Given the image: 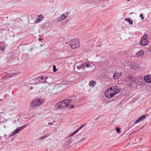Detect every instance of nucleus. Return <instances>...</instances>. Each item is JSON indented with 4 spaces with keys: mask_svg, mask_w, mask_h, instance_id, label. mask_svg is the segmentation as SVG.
Instances as JSON below:
<instances>
[{
    "mask_svg": "<svg viewBox=\"0 0 151 151\" xmlns=\"http://www.w3.org/2000/svg\"><path fill=\"white\" fill-rule=\"evenodd\" d=\"M44 101V99H36L30 103V107L32 108H35L40 105L43 103Z\"/></svg>",
    "mask_w": 151,
    "mask_h": 151,
    "instance_id": "obj_2",
    "label": "nucleus"
},
{
    "mask_svg": "<svg viewBox=\"0 0 151 151\" xmlns=\"http://www.w3.org/2000/svg\"><path fill=\"white\" fill-rule=\"evenodd\" d=\"M38 17L39 18V19H42V20L43 19L44 17L41 14H40L38 15Z\"/></svg>",
    "mask_w": 151,
    "mask_h": 151,
    "instance_id": "obj_25",
    "label": "nucleus"
},
{
    "mask_svg": "<svg viewBox=\"0 0 151 151\" xmlns=\"http://www.w3.org/2000/svg\"><path fill=\"white\" fill-rule=\"evenodd\" d=\"M116 130L118 133H120V129L119 128H116Z\"/></svg>",
    "mask_w": 151,
    "mask_h": 151,
    "instance_id": "obj_23",
    "label": "nucleus"
},
{
    "mask_svg": "<svg viewBox=\"0 0 151 151\" xmlns=\"http://www.w3.org/2000/svg\"><path fill=\"white\" fill-rule=\"evenodd\" d=\"M42 20V19H39V18L37 19L35 21V23H39Z\"/></svg>",
    "mask_w": 151,
    "mask_h": 151,
    "instance_id": "obj_21",
    "label": "nucleus"
},
{
    "mask_svg": "<svg viewBox=\"0 0 151 151\" xmlns=\"http://www.w3.org/2000/svg\"><path fill=\"white\" fill-rule=\"evenodd\" d=\"M128 78H129L130 79L129 81L130 82H132L133 81H134V79L133 78L132 76L129 77Z\"/></svg>",
    "mask_w": 151,
    "mask_h": 151,
    "instance_id": "obj_20",
    "label": "nucleus"
},
{
    "mask_svg": "<svg viewBox=\"0 0 151 151\" xmlns=\"http://www.w3.org/2000/svg\"><path fill=\"white\" fill-rule=\"evenodd\" d=\"M43 78L42 76H40L32 80V83L34 84L37 83L39 82H43Z\"/></svg>",
    "mask_w": 151,
    "mask_h": 151,
    "instance_id": "obj_9",
    "label": "nucleus"
},
{
    "mask_svg": "<svg viewBox=\"0 0 151 151\" xmlns=\"http://www.w3.org/2000/svg\"><path fill=\"white\" fill-rule=\"evenodd\" d=\"M140 17H141V19L142 20L144 18L143 17V15L142 14H141L140 15Z\"/></svg>",
    "mask_w": 151,
    "mask_h": 151,
    "instance_id": "obj_29",
    "label": "nucleus"
},
{
    "mask_svg": "<svg viewBox=\"0 0 151 151\" xmlns=\"http://www.w3.org/2000/svg\"><path fill=\"white\" fill-rule=\"evenodd\" d=\"M79 131V129H77L76 130H75L69 136L71 137V136H73L74 135L76 134L77 132H78Z\"/></svg>",
    "mask_w": 151,
    "mask_h": 151,
    "instance_id": "obj_17",
    "label": "nucleus"
},
{
    "mask_svg": "<svg viewBox=\"0 0 151 151\" xmlns=\"http://www.w3.org/2000/svg\"><path fill=\"white\" fill-rule=\"evenodd\" d=\"M83 139H81V140H82L83 139Z\"/></svg>",
    "mask_w": 151,
    "mask_h": 151,
    "instance_id": "obj_36",
    "label": "nucleus"
},
{
    "mask_svg": "<svg viewBox=\"0 0 151 151\" xmlns=\"http://www.w3.org/2000/svg\"><path fill=\"white\" fill-rule=\"evenodd\" d=\"M67 142H68V144L70 145V140H68L67 141Z\"/></svg>",
    "mask_w": 151,
    "mask_h": 151,
    "instance_id": "obj_32",
    "label": "nucleus"
},
{
    "mask_svg": "<svg viewBox=\"0 0 151 151\" xmlns=\"http://www.w3.org/2000/svg\"><path fill=\"white\" fill-rule=\"evenodd\" d=\"M122 73L121 71H115L113 76L114 79H117L122 76Z\"/></svg>",
    "mask_w": 151,
    "mask_h": 151,
    "instance_id": "obj_8",
    "label": "nucleus"
},
{
    "mask_svg": "<svg viewBox=\"0 0 151 151\" xmlns=\"http://www.w3.org/2000/svg\"><path fill=\"white\" fill-rule=\"evenodd\" d=\"M125 20H126L127 21H128L129 23L130 24H132L133 23V22L130 19L128 18L127 19H125Z\"/></svg>",
    "mask_w": 151,
    "mask_h": 151,
    "instance_id": "obj_19",
    "label": "nucleus"
},
{
    "mask_svg": "<svg viewBox=\"0 0 151 151\" xmlns=\"http://www.w3.org/2000/svg\"><path fill=\"white\" fill-rule=\"evenodd\" d=\"M89 85L91 87H93L94 86L96 85V82L95 81L93 80L89 82Z\"/></svg>",
    "mask_w": 151,
    "mask_h": 151,
    "instance_id": "obj_15",
    "label": "nucleus"
},
{
    "mask_svg": "<svg viewBox=\"0 0 151 151\" xmlns=\"http://www.w3.org/2000/svg\"><path fill=\"white\" fill-rule=\"evenodd\" d=\"M70 103V100H65L59 102L56 104L55 106V108L57 110H60L66 108Z\"/></svg>",
    "mask_w": 151,
    "mask_h": 151,
    "instance_id": "obj_1",
    "label": "nucleus"
},
{
    "mask_svg": "<svg viewBox=\"0 0 151 151\" xmlns=\"http://www.w3.org/2000/svg\"><path fill=\"white\" fill-rule=\"evenodd\" d=\"M133 69H136V68L135 67H133Z\"/></svg>",
    "mask_w": 151,
    "mask_h": 151,
    "instance_id": "obj_34",
    "label": "nucleus"
},
{
    "mask_svg": "<svg viewBox=\"0 0 151 151\" xmlns=\"http://www.w3.org/2000/svg\"><path fill=\"white\" fill-rule=\"evenodd\" d=\"M148 42L147 35L146 34L143 35L142 37L140 44L142 46H145L147 44Z\"/></svg>",
    "mask_w": 151,
    "mask_h": 151,
    "instance_id": "obj_4",
    "label": "nucleus"
},
{
    "mask_svg": "<svg viewBox=\"0 0 151 151\" xmlns=\"http://www.w3.org/2000/svg\"><path fill=\"white\" fill-rule=\"evenodd\" d=\"M67 17L64 14H62L57 19V22H60L65 19Z\"/></svg>",
    "mask_w": 151,
    "mask_h": 151,
    "instance_id": "obj_14",
    "label": "nucleus"
},
{
    "mask_svg": "<svg viewBox=\"0 0 151 151\" xmlns=\"http://www.w3.org/2000/svg\"><path fill=\"white\" fill-rule=\"evenodd\" d=\"M86 124L83 125L80 127L78 128V129H79V130H80L82 128H83L85 126Z\"/></svg>",
    "mask_w": 151,
    "mask_h": 151,
    "instance_id": "obj_24",
    "label": "nucleus"
},
{
    "mask_svg": "<svg viewBox=\"0 0 151 151\" xmlns=\"http://www.w3.org/2000/svg\"><path fill=\"white\" fill-rule=\"evenodd\" d=\"M110 88H111V89L114 96L119 93L121 91L120 88L117 86H112Z\"/></svg>",
    "mask_w": 151,
    "mask_h": 151,
    "instance_id": "obj_7",
    "label": "nucleus"
},
{
    "mask_svg": "<svg viewBox=\"0 0 151 151\" xmlns=\"http://www.w3.org/2000/svg\"><path fill=\"white\" fill-rule=\"evenodd\" d=\"M144 79L146 82L151 83V75H149L145 76L144 77Z\"/></svg>",
    "mask_w": 151,
    "mask_h": 151,
    "instance_id": "obj_11",
    "label": "nucleus"
},
{
    "mask_svg": "<svg viewBox=\"0 0 151 151\" xmlns=\"http://www.w3.org/2000/svg\"><path fill=\"white\" fill-rule=\"evenodd\" d=\"M69 45L73 49H76L80 47L79 41L78 39L71 40L69 41Z\"/></svg>",
    "mask_w": 151,
    "mask_h": 151,
    "instance_id": "obj_3",
    "label": "nucleus"
},
{
    "mask_svg": "<svg viewBox=\"0 0 151 151\" xmlns=\"http://www.w3.org/2000/svg\"><path fill=\"white\" fill-rule=\"evenodd\" d=\"M145 115H142L136 121L134 122V124H136L142 121L145 119Z\"/></svg>",
    "mask_w": 151,
    "mask_h": 151,
    "instance_id": "obj_12",
    "label": "nucleus"
},
{
    "mask_svg": "<svg viewBox=\"0 0 151 151\" xmlns=\"http://www.w3.org/2000/svg\"><path fill=\"white\" fill-rule=\"evenodd\" d=\"M0 49L1 50H3L5 49V47L4 46L1 47Z\"/></svg>",
    "mask_w": 151,
    "mask_h": 151,
    "instance_id": "obj_28",
    "label": "nucleus"
},
{
    "mask_svg": "<svg viewBox=\"0 0 151 151\" xmlns=\"http://www.w3.org/2000/svg\"><path fill=\"white\" fill-rule=\"evenodd\" d=\"M1 100H2L1 99H0V101H1Z\"/></svg>",
    "mask_w": 151,
    "mask_h": 151,
    "instance_id": "obj_37",
    "label": "nucleus"
},
{
    "mask_svg": "<svg viewBox=\"0 0 151 151\" xmlns=\"http://www.w3.org/2000/svg\"><path fill=\"white\" fill-rule=\"evenodd\" d=\"M143 127V126H142V127H141L140 128V129H142V128Z\"/></svg>",
    "mask_w": 151,
    "mask_h": 151,
    "instance_id": "obj_35",
    "label": "nucleus"
},
{
    "mask_svg": "<svg viewBox=\"0 0 151 151\" xmlns=\"http://www.w3.org/2000/svg\"><path fill=\"white\" fill-rule=\"evenodd\" d=\"M74 105H71V106H70V108H73L74 107Z\"/></svg>",
    "mask_w": 151,
    "mask_h": 151,
    "instance_id": "obj_31",
    "label": "nucleus"
},
{
    "mask_svg": "<svg viewBox=\"0 0 151 151\" xmlns=\"http://www.w3.org/2000/svg\"><path fill=\"white\" fill-rule=\"evenodd\" d=\"M83 64L84 66V69L85 68H92L91 70H93V68L95 67L94 65L91 63L89 61H87L85 62H83Z\"/></svg>",
    "mask_w": 151,
    "mask_h": 151,
    "instance_id": "obj_6",
    "label": "nucleus"
},
{
    "mask_svg": "<svg viewBox=\"0 0 151 151\" xmlns=\"http://www.w3.org/2000/svg\"><path fill=\"white\" fill-rule=\"evenodd\" d=\"M48 136L47 135H46L44 136H43L41 138V139H45V138H46L47 137H48Z\"/></svg>",
    "mask_w": 151,
    "mask_h": 151,
    "instance_id": "obj_26",
    "label": "nucleus"
},
{
    "mask_svg": "<svg viewBox=\"0 0 151 151\" xmlns=\"http://www.w3.org/2000/svg\"><path fill=\"white\" fill-rule=\"evenodd\" d=\"M111 88H109L106 90L105 92V96L106 97L109 98L112 97L114 96Z\"/></svg>",
    "mask_w": 151,
    "mask_h": 151,
    "instance_id": "obj_5",
    "label": "nucleus"
},
{
    "mask_svg": "<svg viewBox=\"0 0 151 151\" xmlns=\"http://www.w3.org/2000/svg\"><path fill=\"white\" fill-rule=\"evenodd\" d=\"M42 40V39L41 38H39V40L40 41H41Z\"/></svg>",
    "mask_w": 151,
    "mask_h": 151,
    "instance_id": "obj_33",
    "label": "nucleus"
},
{
    "mask_svg": "<svg viewBox=\"0 0 151 151\" xmlns=\"http://www.w3.org/2000/svg\"><path fill=\"white\" fill-rule=\"evenodd\" d=\"M53 71L54 72H55L56 71V67L55 65H54L53 67Z\"/></svg>",
    "mask_w": 151,
    "mask_h": 151,
    "instance_id": "obj_27",
    "label": "nucleus"
},
{
    "mask_svg": "<svg viewBox=\"0 0 151 151\" xmlns=\"http://www.w3.org/2000/svg\"><path fill=\"white\" fill-rule=\"evenodd\" d=\"M76 64L77 65V68L78 69L80 70L82 68L84 69L83 62L78 63Z\"/></svg>",
    "mask_w": 151,
    "mask_h": 151,
    "instance_id": "obj_13",
    "label": "nucleus"
},
{
    "mask_svg": "<svg viewBox=\"0 0 151 151\" xmlns=\"http://www.w3.org/2000/svg\"><path fill=\"white\" fill-rule=\"evenodd\" d=\"M27 125V124L24 125L20 127H19L18 129H19V131H21L24 128H25L26 126Z\"/></svg>",
    "mask_w": 151,
    "mask_h": 151,
    "instance_id": "obj_18",
    "label": "nucleus"
},
{
    "mask_svg": "<svg viewBox=\"0 0 151 151\" xmlns=\"http://www.w3.org/2000/svg\"><path fill=\"white\" fill-rule=\"evenodd\" d=\"M144 54V51L142 50H141L139 52H137L136 54V56L138 58L139 57H142Z\"/></svg>",
    "mask_w": 151,
    "mask_h": 151,
    "instance_id": "obj_10",
    "label": "nucleus"
},
{
    "mask_svg": "<svg viewBox=\"0 0 151 151\" xmlns=\"http://www.w3.org/2000/svg\"><path fill=\"white\" fill-rule=\"evenodd\" d=\"M14 74L13 73H10L6 75L7 77H10L14 76Z\"/></svg>",
    "mask_w": 151,
    "mask_h": 151,
    "instance_id": "obj_22",
    "label": "nucleus"
},
{
    "mask_svg": "<svg viewBox=\"0 0 151 151\" xmlns=\"http://www.w3.org/2000/svg\"><path fill=\"white\" fill-rule=\"evenodd\" d=\"M19 131H20L18 128L14 130V131L13 132L12 134L13 135H14L15 134L18 133Z\"/></svg>",
    "mask_w": 151,
    "mask_h": 151,
    "instance_id": "obj_16",
    "label": "nucleus"
},
{
    "mask_svg": "<svg viewBox=\"0 0 151 151\" xmlns=\"http://www.w3.org/2000/svg\"><path fill=\"white\" fill-rule=\"evenodd\" d=\"M48 125H50V126H52L53 125V123L52 122H49L48 123Z\"/></svg>",
    "mask_w": 151,
    "mask_h": 151,
    "instance_id": "obj_30",
    "label": "nucleus"
}]
</instances>
